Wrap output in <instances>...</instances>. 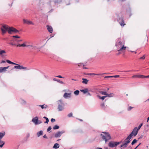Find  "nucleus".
<instances>
[{
  "instance_id": "1",
  "label": "nucleus",
  "mask_w": 149,
  "mask_h": 149,
  "mask_svg": "<svg viewBox=\"0 0 149 149\" xmlns=\"http://www.w3.org/2000/svg\"><path fill=\"white\" fill-rule=\"evenodd\" d=\"M1 30L3 34L6 33L7 31L8 33L11 34L13 33H19V31L13 27H9L7 25H3L2 26Z\"/></svg>"
},
{
  "instance_id": "2",
  "label": "nucleus",
  "mask_w": 149,
  "mask_h": 149,
  "mask_svg": "<svg viewBox=\"0 0 149 149\" xmlns=\"http://www.w3.org/2000/svg\"><path fill=\"white\" fill-rule=\"evenodd\" d=\"M125 43L124 42L120 41L116 43V46L119 51H124L127 47L125 46Z\"/></svg>"
},
{
  "instance_id": "3",
  "label": "nucleus",
  "mask_w": 149,
  "mask_h": 149,
  "mask_svg": "<svg viewBox=\"0 0 149 149\" xmlns=\"http://www.w3.org/2000/svg\"><path fill=\"white\" fill-rule=\"evenodd\" d=\"M103 134H101L100 135L102 136V139L104 140L106 143L108 140L111 139V136L108 132H103Z\"/></svg>"
},
{
  "instance_id": "4",
  "label": "nucleus",
  "mask_w": 149,
  "mask_h": 149,
  "mask_svg": "<svg viewBox=\"0 0 149 149\" xmlns=\"http://www.w3.org/2000/svg\"><path fill=\"white\" fill-rule=\"evenodd\" d=\"M138 131V130H137V128L136 127H135L134 129L131 134L129 135L130 136L129 137H132L133 136H135L137 134Z\"/></svg>"
},
{
  "instance_id": "5",
  "label": "nucleus",
  "mask_w": 149,
  "mask_h": 149,
  "mask_svg": "<svg viewBox=\"0 0 149 149\" xmlns=\"http://www.w3.org/2000/svg\"><path fill=\"white\" fill-rule=\"evenodd\" d=\"M58 109L59 111H62L63 109V103L62 102V101L61 100H59L58 101Z\"/></svg>"
},
{
  "instance_id": "6",
  "label": "nucleus",
  "mask_w": 149,
  "mask_h": 149,
  "mask_svg": "<svg viewBox=\"0 0 149 149\" xmlns=\"http://www.w3.org/2000/svg\"><path fill=\"white\" fill-rule=\"evenodd\" d=\"M17 65L14 66V68L18 69H24L25 70H28L29 69L27 67H24L22 65H19L17 64Z\"/></svg>"
},
{
  "instance_id": "7",
  "label": "nucleus",
  "mask_w": 149,
  "mask_h": 149,
  "mask_svg": "<svg viewBox=\"0 0 149 149\" xmlns=\"http://www.w3.org/2000/svg\"><path fill=\"white\" fill-rule=\"evenodd\" d=\"M121 143V142H115L114 143L110 142L109 143V146L110 147H113L115 146H117L119 144Z\"/></svg>"
},
{
  "instance_id": "8",
  "label": "nucleus",
  "mask_w": 149,
  "mask_h": 149,
  "mask_svg": "<svg viewBox=\"0 0 149 149\" xmlns=\"http://www.w3.org/2000/svg\"><path fill=\"white\" fill-rule=\"evenodd\" d=\"M32 121L36 125L40 124L41 123V121H38V118L37 117H36L35 118H33Z\"/></svg>"
},
{
  "instance_id": "9",
  "label": "nucleus",
  "mask_w": 149,
  "mask_h": 149,
  "mask_svg": "<svg viewBox=\"0 0 149 149\" xmlns=\"http://www.w3.org/2000/svg\"><path fill=\"white\" fill-rule=\"evenodd\" d=\"M23 22L24 24H26L28 25L32 24L34 25V23L32 21L29 20L28 19H23Z\"/></svg>"
},
{
  "instance_id": "10",
  "label": "nucleus",
  "mask_w": 149,
  "mask_h": 149,
  "mask_svg": "<svg viewBox=\"0 0 149 149\" xmlns=\"http://www.w3.org/2000/svg\"><path fill=\"white\" fill-rule=\"evenodd\" d=\"M71 93H65L63 95V97L65 98H67L68 97H71Z\"/></svg>"
},
{
  "instance_id": "11",
  "label": "nucleus",
  "mask_w": 149,
  "mask_h": 149,
  "mask_svg": "<svg viewBox=\"0 0 149 149\" xmlns=\"http://www.w3.org/2000/svg\"><path fill=\"white\" fill-rule=\"evenodd\" d=\"M64 132V131L61 132H57L55 135V136L56 137H58L60 136Z\"/></svg>"
},
{
  "instance_id": "12",
  "label": "nucleus",
  "mask_w": 149,
  "mask_h": 149,
  "mask_svg": "<svg viewBox=\"0 0 149 149\" xmlns=\"http://www.w3.org/2000/svg\"><path fill=\"white\" fill-rule=\"evenodd\" d=\"M119 20H121V22H119V23L120 25L122 26H123L124 25H125V23L124 21L123 20V18H121L119 19Z\"/></svg>"
},
{
  "instance_id": "13",
  "label": "nucleus",
  "mask_w": 149,
  "mask_h": 149,
  "mask_svg": "<svg viewBox=\"0 0 149 149\" xmlns=\"http://www.w3.org/2000/svg\"><path fill=\"white\" fill-rule=\"evenodd\" d=\"M46 27L49 32L51 33H52L53 31V29L52 27L49 25H47Z\"/></svg>"
},
{
  "instance_id": "14",
  "label": "nucleus",
  "mask_w": 149,
  "mask_h": 149,
  "mask_svg": "<svg viewBox=\"0 0 149 149\" xmlns=\"http://www.w3.org/2000/svg\"><path fill=\"white\" fill-rule=\"evenodd\" d=\"M9 66L6 67H0V73L3 72L5 71L8 68Z\"/></svg>"
},
{
  "instance_id": "15",
  "label": "nucleus",
  "mask_w": 149,
  "mask_h": 149,
  "mask_svg": "<svg viewBox=\"0 0 149 149\" xmlns=\"http://www.w3.org/2000/svg\"><path fill=\"white\" fill-rule=\"evenodd\" d=\"M132 79L135 78H141V75H135L131 77Z\"/></svg>"
},
{
  "instance_id": "16",
  "label": "nucleus",
  "mask_w": 149,
  "mask_h": 149,
  "mask_svg": "<svg viewBox=\"0 0 149 149\" xmlns=\"http://www.w3.org/2000/svg\"><path fill=\"white\" fill-rule=\"evenodd\" d=\"M130 137V136L129 135L126 138V139L125 140V142L126 143L127 142H128V143L130 142V140L132 138L131 137Z\"/></svg>"
},
{
  "instance_id": "17",
  "label": "nucleus",
  "mask_w": 149,
  "mask_h": 149,
  "mask_svg": "<svg viewBox=\"0 0 149 149\" xmlns=\"http://www.w3.org/2000/svg\"><path fill=\"white\" fill-rule=\"evenodd\" d=\"M82 79L83 80V81L82 82L83 83L85 84H87L88 82V80H87L85 78H82Z\"/></svg>"
},
{
  "instance_id": "18",
  "label": "nucleus",
  "mask_w": 149,
  "mask_h": 149,
  "mask_svg": "<svg viewBox=\"0 0 149 149\" xmlns=\"http://www.w3.org/2000/svg\"><path fill=\"white\" fill-rule=\"evenodd\" d=\"M104 74H95V73H88L87 74L88 75H97L99 76H102Z\"/></svg>"
},
{
  "instance_id": "19",
  "label": "nucleus",
  "mask_w": 149,
  "mask_h": 149,
  "mask_svg": "<svg viewBox=\"0 0 149 149\" xmlns=\"http://www.w3.org/2000/svg\"><path fill=\"white\" fill-rule=\"evenodd\" d=\"M80 91L81 92L83 93L84 94H85L88 92V90L87 88H85L84 89L81 90Z\"/></svg>"
},
{
  "instance_id": "20",
  "label": "nucleus",
  "mask_w": 149,
  "mask_h": 149,
  "mask_svg": "<svg viewBox=\"0 0 149 149\" xmlns=\"http://www.w3.org/2000/svg\"><path fill=\"white\" fill-rule=\"evenodd\" d=\"M128 142H127L126 143L125 142H124V143H123V144H122L121 145V147H126L127 146V144H128Z\"/></svg>"
},
{
  "instance_id": "21",
  "label": "nucleus",
  "mask_w": 149,
  "mask_h": 149,
  "mask_svg": "<svg viewBox=\"0 0 149 149\" xmlns=\"http://www.w3.org/2000/svg\"><path fill=\"white\" fill-rule=\"evenodd\" d=\"M99 92L102 95L107 96V93L105 91H99Z\"/></svg>"
},
{
  "instance_id": "22",
  "label": "nucleus",
  "mask_w": 149,
  "mask_h": 149,
  "mask_svg": "<svg viewBox=\"0 0 149 149\" xmlns=\"http://www.w3.org/2000/svg\"><path fill=\"white\" fill-rule=\"evenodd\" d=\"M26 42H25L24 43L22 44L18 45H17V47H27L26 46L27 45H26Z\"/></svg>"
},
{
  "instance_id": "23",
  "label": "nucleus",
  "mask_w": 149,
  "mask_h": 149,
  "mask_svg": "<svg viewBox=\"0 0 149 149\" xmlns=\"http://www.w3.org/2000/svg\"><path fill=\"white\" fill-rule=\"evenodd\" d=\"M59 144L57 143H56L54 144V146L53 147V148H59Z\"/></svg>"
},
{
  "instance_id": "24",
  "label": "nucleus",
  "mask_w": 149,
  "mask_h": 149,
  "mask_svg": "<svg viewBox=\"0 0 149 149\" xmlns=\"http://www.w3.org/2000/svg\"><path fill=\"white\" fill-rule=\"evenodd\" d=\"M120 77V76L119 75H115V76H107L105 77V78H110V77H114L115 78H117L118 77Z\"/></svg>"
},
{
  "instance_id": "25",
  "label": "nucleus",
  "mask_w": 149,
  "mask_h": 149,
  "mask_svg": "<svg viewBox=\"0 0 149 149\" xmlns=\"http://www.w3.org/2000/svg\"><path fill=\"white\" fill-rule=\"evenodd\" d=\"M43 134V132L42 131H40L37 133V135L38 137H39L41 135Z\"/></svg>"
},
{
  "instance_id": "26",
  "label": "nucleus",
  "mask_w": 149,
  "mask_h": 149,
  "mask_svg": "<svg viewBox=\"0 0 149 149\" xmlns=\"http://www.w3.org/2000/svg\"><path fill=\"white\" fill-rule=\"evenodd\" d=\"M97 96L99 98V99H101L103 100H104V99L106 97V96L101 97L100 95H98Z\"/></svg>"
},
{
  "instance_id": "27",
  "label": "nucleus",
  "mask_w": 149,
  "mask_h": 149,
  "mask_svg": "<svg viewBox=\"0 0 149 149\" xmlns=\"http://www.w3.org/2000/svg\"><path fill=\"white\" fill-rule=\"evenodd\" d=\"M6 53V51L4 50H1L0 49V55H1L3 54Z\"/></svg>"
},
{
  "instance_id": "28",
  "label": "nucleus",
  "mask_w": 149,
  "mask_h": 149,
  "mask_svg": "<svg viewBox=\"0 0 149 149\" xmlns=\"http://www.w3.org/2000/svg\"><path fill=\"white\" fill-rule=\"evenodd\" d=\"M5 133L4 132L3 133H0V139H1L4 136Z\"/></svg>"
},
{
  "instance_id": "29",
  "label": "nucleus",
  "mask_w": 149,
  "mask_h": 149,
  "mask_svg": "<svg viewBox=\"0 0 149 149\" xmlns=\"http://www.w3.org/2000/svg\"><path fill=\"white\" fill-rule=\"evenodd\" d=\"M6 61L8 63H10V64H13V65L16 64L15 63L13 62H11V61H9V60H7Z\"/></svg>"
},
{
  "instance_id": "30",
  "label": "nucleus",
  "mask_w": 149,
  "mask_h": 149,
  "mask_svg": "<svg viewBox=\"0 0 149 149\" xmlns=\"http://www.w3.org/2000/svg\"><path fill=\"white\" fill-rule=\"evenodd\" d=\"M113 93H111L110 94H108L107 93V96H106V97H112L113 95Z\"/></svg>"
},
{
  "instance_id": "31",
  "label": "nucleus",
  "mask_w": 149,
  "mask_h": 149,
  "mask_svg": "<svg viewBox=\"0 0 149 149\" xmlns=\"http://www.w3.org/2000/svg\"><path fill=\"white\" fill-rule=\"evenodd\" d=\"M26 46L27 47H32V49H36V46H33V45H26Z\"/></svg>"
},
{
  "instance_id": "32",
  "label": "nucleus",
  "mask_w": 149,
  "mask_h": 149,
  "mask_svg": "<svg viewBox=\"0 0 149 149\" xmlns=\"http://www.w3.org/2000/svg\"><path fill=\"white\" fill-rule=\"evenodd\" d=\"M79 90H77L74 91V93L75 95H77L79 94Z\"/></svg>"
},
{
  "instance_id": "33",
  "label": "nucleus",
  "mask_w": 149,
  "mask_h": 149,
  "mask_svg": "<svg viewBox=\"0 0 149 149\" xmlns=\"http://www.w3.org/2000/svg\"><path fill=\"white\" fill-rule=\"evenodd\" d=\"M149 78V75L148 76H145L144 75H141V78Z\"/></svg>"
},
{
  "instance_id": "34",
  "label": "nucleus",
  "mask_w": 149,
  "mask_h": 149,
  "mask_svg": "<svg viewBox=\"0 0 149 149\" xmlns=\"http://www.w3.org/2000/svg\"><path fill=\"white\" fill-rule=\"evenodd\" d=\"M137 140L136 139H134L132 142L131 144L132 145H133L134 143H136L137 142Z\"/></svg>"
},
{
  "instance_id": "35",
  "label": "nucleus",
  "mask_w": 149,
  "mask_h": 149,
  "mask_svg": "<svg viewBox=\"0 0 149 149\" xmlns=\"http://www.w3.org/2000/svg\"><path fill=\"white\" fill-rule=\"evenodd\" d=\"M39 106L42 109H43L44 108H46L47 107V105H39Z\"/></svg>"
},
{
  "instance_id": "36",
  "label": "nucleus",
  "mask_w": 149,
  "mask_h": 149,
  "mask_svg": "<svg viewBox=\"0 0 149 149\" xmlns=\"http://www.w3.org/2000/svg\"><path fill=\"white\" fill-rule=\"evenodd\" d=\"M59 126L57 125H55L53 128V129L56 130L59 129Z\"/></svg>"
},
{
  "instance_id": "37",
  "label": "nucleus",
  "mask_w": 149,
  "mask_h": 149,
  "mask_svg": "<svg viewBox=\"0 0 149 149\" xmlns=\"http://www.w3.org/2000/svg\"><path fill=\"white\" fill-rule=\"evenodd\" d=\"M143 125V123L141 124L137 128V130L139 131V130H140L141 127Z\"/></svg>"
},
{
  "instance_id": "38",
  "label": "nucleus",
  "mask_w": 149,
  "mask_h": 149,
  "mask_svg": "<svg viewBox=\"0 0 149 149\" xmlns=\"http://www.w3.org/2000/svg\"><path fill=\"white\" fill-rule=\"evenodd\" d=\"M13 37L14 38H20V37L19 36H13Z\"/></svg>"
},
{
  "instance_id": "39",
  "label": "nucleus",
  "mask_w": 149,
  "mask_h": 149,
  "mask_svg": "<svg viewBox=\"0 0 149 149\" xmlns=\"http://www.w3.org/2000/svg\"><path fill=\"white\" fill-rule=\"evenodd\" d=\"M68 116L69 117H70L72 116V113H69L68 115Z\"/></svg>"
},
{
  "instance_id": "40",
  "label": "nucleus",
  "mask_w": 149,
  "mask_h": 149,
  "mask_svg": "<svg viewBox=\"0 0 149 149\" xmlns=\"http://www.w3.org/2000/svg\"><path fill=\"white\" fill-rule=\"evenodd\" d=\"M51 129H52V128H51V127H50V126L49 127L47 130V132H49L51 130Z\"/></svg>"
},
{
  "instance_id": "41",
  "label": "nucleus",
  "mask_w": 149,
  "mask_h": 149,
  "mask_svg": "<svg viewBox=\"0 0 149 149\" xmlns=\"http://www.w3.org/2000/svg\"><path fill=\"white\" fill-rule=\"evenodd\" d=\"M14 41L16 42H19L22 41V40H18L16 39H15Z\"/></svg>"
},
{
  "instance_id": "42",
  "label": "nucleus",
  "mask_w": 149,
  "mask_h": 149,
  "mask_svg": "<svg viewBox=\"0 0 149 149\" xmlns=\"http://www.w3.org/2000/svg\"><path fill=\"white\" fill-rule=\"evenodd\" d=\"M100 105L102 108H104V106H105V104L104 103H103L102 104Z\"/></svg>"
},
{
  "instance_id": "43",
  "label": "nucleus",
  "mask_w": 149,
  "mask_h": 149,
  "mask_svg": "<svg viewBox=\"0 0 149 149\" xmlns=\"http://www.w3.org/2000/svg\"><path fill=\"white\" fill-rule=\"evenodd\" d=\"M145 58V57L144 55H143L142 57H141L140 58V59H144Z\"/></svg>"
},
{
  "instance_id": "44",
  "label": "nucleus",
  "mask_w": 149,
  "mask_h": 149,
  "mask_svg": "<svg viewBox=\"0 0 149 149\" xmlns=\"http://www.w3.org/2000/svg\"><path fill=\"white\" fill-rule=\"evenodd\" d=\"M9 44L11 45H15H15H16V44H14V43H13L12 42H11Z\"/></svg>"
},
{
  "instance_id": "45",
  "label": "nucleus",
  "mask_w": 149,
  "mask_h": 149,
  "mask_svg": "<svg viewBox=\"0 0 149 149\" xmlns=\"http://www.w3.org/2000/svg\"><path fill=\"white\" fill-rule=\"evenodd\" d=\"M133 107H129L128 108V111H130L131 109H132L133 108Z\"/></svg>"
},
{
  "instance_id": "46",
  "label": "nucleus",
  "mask_w": 149,
  "mask_h": 149,
  "mask_svg": "<svg viewBox=\"0 0 149 149\" xmlns=\"http://www.w3.org/2000/svg\"><path fill=\"white\" fill-rule=\"evenodd\" d=\"M55 121V119L54 118H52L51 119V121L52 122H53Z\"/></svg>"
},
{
  "instance_id": "47",
  "label": "nucleus",
  "mask_w": 149,
  "mask_h": 149,
  "mask_svg": "<svg viewBox=\"0 0 149 149\" xmlns=\"http://www.w3.org/2000/svg\"><path fill=\"white\" fill-rule=\"evenodd\" d=\"M56 77H58V78H64L63 77H62L60 75H59L58 76H57Z\"/></svg>"
},
{
  "instance_id": "48",
  "label": "nucleus",
  "mask_w": 149,
  "mask_h": 149,
  "mask_svg": "<svg viewBox=\"0 0 149 149\" xmlns=\"http://www.w3.org/2000/svg\"><path fill=\"white\" fill-rule=\"evenodd\" d=\"M49 120L48 119V118L47 119V120H46V121L44 123H48V122H49Z\"/></svg>"
},
{
  "instance_id": "49",
  "label": "nucleus",
  "mask_w": 149,
  "mask_h": 149,
  "mask_svg": "<svg viewBox=\"0 0 149 149\" xmlns=\"http://www.w3.org/2000/svg\"><path fill=\"white\" fill-rule=\"evenodd\" d=\"M141 144V143H140L137 146L136 148L134 149H136L138 147V146L140 145Z\"/></svg>"
},
{
  "instance_id": "50",
  "label": "nucleus",
  "mask_w": 149,
  "mask_h": 149,
  "mask_svg": "<svg viewBox=\"0 0 149 149\" xmlns=\"http://www.w3.org/2000/svg\"><path fill=\"white\" fill-rule=\"evenodd\" d=\"M43 137L44 138H46V139H47V136H46V134H45L44 135V136H43Z\"/></svg>"
},
{
  "instance_id": "51",
  "label": "nucleus",
  "mask_w": 149,
  "mask_h": 149,
  "mask_svg": "<svg viewBox=\"0 0 149 149\" xmlns=\"http://www.w3.org/2000/svg\"><path fill=\"white\" fill-rule=\"evenodd\" d=\"M82 64H83L82 63H80L78 64V66H80L82 65Z\"/></svg>"
},
{
  "instance_id": "52",
  "label": "nucleus",
  "mask_w": 149,
  "mask_h": 149,
  "mask_svg": "<svg viewBox=\"0 0 149 149\" xmlns=\"http://www.w3.org/2000/svg\"><path fill=\"white\" fill-rule=\"evenodd\" d=\"M124 71L125 72H132L133 71H132V70H127V71Z\"/></svg>"
},
{
  "instance_id": "53",
  "label": "nucleus",
  "mask_w": 149,
  "mask_h": 149,
  "mask_svg": "<svg viewBox=\"0 0 149 149\" xmlns=\"http://www.w3.org/2000/svg\"><path fill=\"white\" fill-rule=\"evenodd\" d=\"M1 143L3 145H4L5 144V142L3 141H1Z\"/></svg>"
},
{
  "instance_id": "54",
  "label": "nucleus",
  "mask_w": 149,
  "mask_h": 149,
  "mask_svg": "<svg viewBox=\"0 0 149 149\" xmlns=\"http://www.w3.org/2000/svg\"><path fill=\"white\" fill-rule=\"evenodd\" d=\"M5 61H1V63H5Z\"/></svg>"
},
{
  "instance_id": "55",
  "label": "nucleus",
  "mask_w": 149,
  "mask_h": 149,
  "mask_svg": "<svg viewBox=\"0 0 149 149\" xmlns=\"http://www.w3.org/2000/svg\"><path fill=\"white\" fill-rule=\"evenodd\" d=\"M3 145H3V144L0 145V147H1V148L2 147Z\"/></svg>"
},
{
  "instance_id": "56",
  "label": "nucleus",
  "mask_w": 149,
  "mask_h": 149,
  "mask_svg": "<svg viewBox=\"0 0 149 149\" xmlns=\"http://www.w3.org/2000/svg\"><path fill=\"white\" fill-rule=\"evenodd\" d=\"M23 103H24V104H26V102L25 101H24V100H23Z\"/></svg>"
},
{
  "instance_id": "57",
  "label": "nucleus",
  "mask_w": 149,
  "mask_h": 149,
  "mask_svg": "<svg viewBox=\"0 0 149 149\" xmlns=\"http://www.w3.org/2000/svg\"><path fill=\"white\" fill-rule=\"evenodd\" d=\"M84 65H83V68L84 69H87V68L84 67Z\"/></svg>"
},
{
  "instance_id": "58",
  "label": "nucleus",
  "mask_w": 149,
  "mask_h": 149,
  "mask_svg": "<svg viewBox=\"0 0 149 149\" xmlns=\"http://www.w3.org/2000/svg\"><path fill=\"white\" fill-rule=\"evenodd\" d=\"M87 93H88V95H89L90 96L91 95L90 93H89L88 92Z\"/></svg>"
},
{
  "instance_id": "59",
  "label": "nucleus",
  "mask_w": 149,
  "mask_h": 149,
  "mask_svg": "<svg viewBox=\"0 0 149 149\" xmlns=\"http://www.w3.org/2000/svg\"><path fill=\"white\" fill-rule=\"evenodd\" d=\"M53 80H54V81H57V79L56 78H54Z\"/></svg>"
},
{
  "instance_id": "60",
  "label": "nucleus",
  "mask_w": 149,
  "mask_h": 149,
  "mask_svg": "<svg viewBox=\"0 0 149 149\" xmlns=\"http://www.w3.org/2000/svg\"><path fill=\"white\" fill-rule=\"evenodd\" d=\"M130 51V52H135V54H136V52H134V51Z\"/></svg>"
},
{
  "instance_id": "61",
  "label": "nucleus",
  "mask_w": 149,
  "mask_h": 149,
  "mask_svg": "<svg viewBox=\"0 0 149 149\" xmlns=\"http://www.w3.org/2000/svg\"><path fill=\"white\" fill-rule=\"evenodd\" d=\"M149 120V117L147 118V122H148Z\"/></svg>"
},
{
  "instance_id": "62",
  "label": "nucleus",
  "mask_w": 149,
  "mask_h": 149,
  "mask_svg": "<svg viewBox=\"0 0 149 149\" xmlns=\"http://www.w3.org/2000/svg\"><path fill=\"white\" fill-rule=\"evenodd\" d=\"M60 82L61 84H63V82L62 81H61Z\"/></svg>"
},
{
  "instance_id": "63",
  "label": "nucleus",
  "mask_w": 149,
  "mask_h": 149,
  "mask_svg": "<svg viewBox=\"0 0 149 149\" xmlns=\"http://www.w3.org/2000/svg\"><path fill=\"white\" fill-rule=\"evenodd\" d=\"M72 80L77 81V80L74 79H72Z\"/></svg>"
},
{
  "instance_id": "64",
  "label": "nucleus",
  "mask_w": 149,
  "mask_h": 149,
  "mask_svg": "<svg viewBox=\"0 0 149 149\" xmlns=\"http://www.w3.org/2000/svg\"><path fill=\"white\" fill-rule=\"evenodd\" d=\"M104 149H108V148L107 147H104Z\"/></svg>"
}]
</instances>
